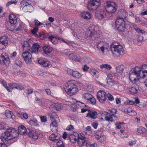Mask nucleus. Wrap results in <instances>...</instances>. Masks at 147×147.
<instances>
[{"mask_svg":"<svg viewBox=\"0 0 147 147\" xmlns=\"http://www.w3.org/2000/svg\"><path fill=\"white\" fill-rule=\"evenodd\" d=\"M18 136V132L15 129L13 128L7 129L0 137V147H6L7 145L5 144L6 141L10 140L11 138V137L15 138Z\"/></svg>","mask_w":147,"mask_h":147,"instance_id":"f257e3e1","label":"nucleus"},{"mask_svg":"<svg viewBox=\"0 0 147 147\" xmlns=\"http://www.w3.org/2000/svg\"><path fill=\"white\" fill-rule=\"evenodd\" d=\"M117 111L115 109H113L110 111V112L112 113L113 114H111L110 115V114H109L107 112H105L102 114V116H103L104 115L106 116L105 117V120L106 121H113V120H116L117 117L114 115L116 114Z\"/></svg>","mask_w":147,"mask_h":147,"instance_id":"f03ea898","label":"nucleus"},{"mask_svg":"<svg viewBox=\"0 0 147 147\" xmlns=\"http://www.w3.org/2000/svg\"><path fill=\"white\" fill-rule=\"evenodd\" d=\"M100 0H90L88 8L90 10H96L100 6Z\"/></svg>","mask_w":147,"mask_h":147,"instance_id":"7ed1b4c3","label":"nucleus"},{"mask_svg":"<svg viewBox=\"0 0 147 147\" xmlns=\"http://www.w3.org/2000/svg\"><path fill=\"white\" fill-rule=\"evenodd\" d=\"M105 8L107 12L111 13L115 12L117 9L115 3L110 1L106 3Z\"/></svg>","mask_w":147,"mask_h":147,"instance_id":"20e7f679","label":"nucleus"},{"mask_svg":"<svg viewBox=\"0 0 147 147\" xmlns=\"http://www.w3.org/2000/svg\"><path fill=\"white\" fill-rule=\"evenodd\" d=\"M88 140L87 138L81 135L78 136V143L81 147H88L89 145Z\"/></svg>","mask_w":147,"mask_h":147,"instance_id":"39448f33","label":"nucleus"},{"mask_svg":"<svg viewBox=\"0 0 147 147\" xmlns=\"http://www.w3.org/2000/svg\"><path fill=\"white\" fill-rule=\"evenodd\" d=\"M115 26L118 30L123 31L125 28L124 20L117 18L115 21Z\"/></svg>","mask_w":147,"mask_h":147,"instance_id":"423d86ee","label":"nucleus"},{"mask_svg":"<svg viewBox=\"0 0 147 147\" xmlns=\"http://www.w3.org/2000/svg\"><path fill=\"white\" fill-rule=\"evenodd\" d=\"M111 50L114 55H115L114 57L118 56L120 54L121 55V53H123V47L121 45L112 48Z\"/></svg>","mask_w":147,"mask_h":147,"instance_id":"0eeeda50","label":"nucleus"},{"mask_svg":"<svg viewBox=\"0 0 147 147\" xmlns=\"http://www.w3.org/2000/svg\"><path fill=\"white\" fill-rule=\"evenodd\" d=\"M96 46L98 50L101 51L102 53H104V50L107 49L108 47L107 43L103 41L98 42Z\"/></svg>","mask_w":147,"mask_h":147,"instance_id":"6e6552de","label":"nucleus"},{"mask_svg":"<svg viewBox=\"0 0 147 147\" xmlns=\"http://www.w3.org/2000/svg\"><path fill=\"white\" fill-rule=\"evenodd\" d=\"M106 92L102 91H99L97 94L98 99L102 103L106 101Z\"/></svg>","mask_w":147,"mask_h":147,"instance_id":"1a4fd4ad","label":"nucleus"},{"mask_svg":"<svg viewBox=\"0 0 147 147\" xmlns=\"http://www.w3.org/2000/svg\"><path fill=\"white\" fill-rule=\"evenodd\" d=\"M96 32L94 30L89 29L86 32L85 37L88 39L92 38L93 37L94 38L97 36Z\"/></svg>","mask_w":147,"mask_h":147,"instance_id":"9d476101","label":"nucleus"},{"mask_svg":"<svg viewBox=\"0 0 147 147\" xmlns=\"http://www.w3.org/2000/svg\"><path fill=\"white\" fill-rule=\"evenodd\" d=\"M22 57L26 63H29L32 62V56L30 52H23Z\"/></svg>","mask_w":147,"mask_h":147,"instance_id":"9b49d317","label":"nucleus"},{"mask_svg":"<svg viewBox=\"0 0 147 147\" xmlns=\"http://www.w3.org/2000/svg\"><path fill=\"white\" fill-rule=\"evenodd\" d=\"M95 136L96 139L99 140L100 142H103L105 140V136L103 135L102 131L100 130L96 132Z\"/></svg>","mask_w":147,"mask_h":147,"instance_id":"f8f14e48","label":"nucleus"},{"mask_svg":"<svg viewBox=\"0 0 147 147\" xmlns=\"http://www.w3.org/2000/svg\"><path fill=\"white\" fill-rule=\"evenodd\" d=\"M134 73L136 75V77H139V78H144L147 74V70L142 71L140 70L138 71H135Z\"/></svg>","mask_w":147,"mask_h":147,"instance_id":"ddd939ff","label":"nucleus"},{"mask_svg":"<svg viewBox=\"0 0 147 147\" xmlns=\"http://www.w3.org/2000/svg\"><path fill=\"white\" fill-rule=\"evenodd\" d=\"M62 105L59 103H56L51 106L50 109L53 112H55L56 111H59L62 108Z\"/></svg>","mask_w":147,"mask_h":147,"instance_id":"4468645a","label":"nucleus"},{"mask_svg":"<svg viewBox=\"0 0 147 147\" xmlns=\"http://www.w3.org/2000/svg\"><path fill=\"white\" fill-rule=\"evenodd\" d=\"M0 63L3 64L7 65L10 63L9 59L7 56H4L1 55L0 56Z\"/></svg>","mask_w":147,"mask_h":147,"instance_id":"2eb2a0df","label":"nucleus"},{"mask_svg":"<svg viewBox=\"0 0 147 147\" xmlns=\"http://www.w3.org/2000/svg\"><path fill=\"white\" fill-rule=\"evenodd\" d=\"M69 57L70 59L76 61H80L81 58L78 55H77L74 52H73L69 55Z\"/></svg>","mask_w":147,"mask_h":147,"instance_id":"dca6fc26","label":"nucleus"},{"mask_svg":"<svg viewBox=\"0 0 147 147\" xmlns=\"http://www.w3.org/2000/svg\"><path fill=\"white\" fill-rule=\"evenodd\" d=\"M97 113L93 110H88V113L86 116V117H90L93 119H95L97 117Z\"/></svg>","mask_w":147,"mask_h":147,"instance_id":"f3484780","label":"nucleus"},{"mask_svg":"<svg viewBox=\"0 0 147 147\" xmlns=\"http://www.w3.org/2000/svg\"><path fill=\"white\" fill-rule=\"evenodd\" d=\"M60 137V134L57 133L52 134L49 137V139L52 141L55 142L59 140Z\"/></svg>","mask_w":147,"mask_h":147,"instance_id":"a211bd4d","label":"nucleus"},{"mask_svg":"<svg viewBox=\"0 0 147 147\" xmlns=\"http://www.w3.org/2000/svg\"><path fill=\"white\" fill-rule=\"evenodd\" d=\"M38 63L44 67H48L50 65L49 61L45 59H41L38 60Z\"/></svg>","mask_w":147,"mask_h":147,"instance_id":"6ab92c4d","label":"nucleus"},{"mask_svg":"<svg viewBox=\"0 0 147 147\" xmlns=\"http://www.w3.org/2000/svg\"><path fill=\"white\" fill-rule=\"evenodd\" d=\"M28 131H27L26 128L24 126L21 125L18 127V135L20 134L23 135L26 133L28 134Z\"/></svg>","mask_w":147,"mask_h":147,"instance_id":"aec40b11","label":"nucleus"},{"mask_svg":"<svg viewBox=\"0 0 147 147\" xmlns=\"http://www.w3.org/2000/svg\"><path fill=\"white\" fill-rule=\"evenodd\" d=\"M49 39L53 44L55 45L58 42L57 40H59L61 38L57 35H53L49 36Z\"/></svg>","mask_w":147,"mask_h":147,"instance_id":"412c9836","label":"nucleus"},{"mask_svg":"<svg viewBox=\"0 0 147 147\" xmlns=\"http://www.w3.org/2000/svg\"><path fill=\"white\" fill-rule=\"evenodd\" d=\"M135 70L133 69V71L130 72L129 74V77L130 80L133 83H135L136 82V79L135 76L136 77V75L134 73Z\"/></svg>","mask_w":147,"mask_h":147,"instance_id":"4be33fe9","label":"nucleus"},{"mask_svg":"<svg viewBox=\"0 0 147 147\" xmlns=\"http://www.w3.org/2000/svg\"><path fill=\"white\" fill-rule=\"evenodd\" d=\"M28 134L30 137L34 140H36L38 138L37 134L33 130H30Z\"/></svg>","mask_w":147,"mask_h":147,"instance_id":"5701e85b","label":"nucleus"},{"mask_svg":"<svg viewBox=\"0 0 147 147\" xmlns=\"http://www.w3.org/2000/svg\"><path fill=\"white\" fill-rule=\"evenodd\" d=\"M80 16L81 18L84 19L88 20L91 18V15L88 12L86 11H83L80 14Z\"/></svg>","mask_w":147,"mask_h":147,"instance_id":"b1692460","label":"nucleus"},{"mask_svg":"<svg viewBox=\"0 0 147 147\" xmlns=\"http://www.w3.org/2000/svg\"><path fill=\"white\" fill-rule=\"evenodd\" d=\"M106 15V13L104 10H101L99 12H97L95 13L96 16L99 20L103 19Z\"/></svg>","mask_w":147,"mask_h":147,"instance_id":"393cba45","label":"nucleus"},{"mask_svg":"<svg viewBox=\"0 0 147 147\" xmlns=\"http://www.w3.org/2000/svg\"><path fill=\"white\" fill-rule=\"evenodd\" d=\"M40 46L37 44L35 43L33 45L31 48V50L30 52L32 54L35 53H37Z\"/></svg>","mask_w":147,"mask_h":147,"instance_id":"a878e982","label":"nucleus"},{"mask_svg":"<svg viewBox=\"0 0 147 147\" xmlns=\"http://www.w3.org/2000/svg\"><path fill=\"white\" fill-rule=\"evenodd\" d=\"M118 15H119V16H118V18H120V19H124V18H125L126 17L128 14L126 11L123 10H121L119 12Z\"/></svg>","mask_w":147,"mask_h":147,"instance_id":"bb28decb","label":"nucleus"},{"mask_svg":"<svg viewBox=\"0 0 147 147\" xmlns=\"http://www.w3.org/2000/svg\"><path fill=\"white\" fill-rule=\"evenodd\" d=\"M22 9L24 12H29L30 13L33 10L34 8L32 5L29 4L26 7L22 8Z\"/></svg>","mask_w":147,"mask_h":147,"instance_id":"cd10ccee","label":"nucleus"},{"mask_svg":"<svg viewBox=\"0 0 147 147\" xmlns=\"http://www.w3.org/2000/svg\"><path fill=\"white\" fill-rule=\"evenodd\" d=\"M9 22L11 24H14L16 23L17 18L16 16L13 14L9 16Z\"/></svg>","mask_w":147,"mask_h":147,"instance_id":"c85d7f7f","label":"nucleus"},{"mask_svg":"<svg viewBox=\"0 0 147 147\" xmlns=\"http://www.w3.org/2000/svg\"><path fill=\"white\" fill-rule=\"evenodd\" d=\"M71 71L70 74L74 77L79 78L81 76V75L80 73L78 71H75L70 70Z\"/></svg>","mask_w":147,"mask_h":147,"instance_id":"c756f323","label":"nucleus"},{"mask_svg":"<svg viewBox=\"0 0 147 147\" xmlns=\"http://www.w3.org/2000/svg\"><path fill=\"white\" fill-rule=\"evenodd\" d=\"M53 50V48L49 46H45L43 49V51L44 53L46 54H49Z\"/></svg>","mask_w":147,"mask_h":147,"instance_id":"7c9ffc66","label":"nucleus"},{"mask_svg":"<svg viewBox=\"0 0 147 147\" xmlns=\"http://www.w3.org/2000/svg\"><path fill=\"white\" fill-rule=\"evenodd\" d=\"M78 89L76 87L72 88V89L69 91H67V93L70 96H72L75 94L78 91Z\"/></svg>","mask_w":147,"mask_h":147,"instance_id":"2f4dec72","label":"nucleus"},{"mask_svg":"<svg viewBox=\"0 0 147 147\" xmlns=\"http://www.w3.org/2000/svg\"><path fill=\"white\" fill-rule=\"evenodd\" d=\"M5 115L6 117L9 118L14 119L15 116L13 115V113L10 111L7 110L5 111Z\"/></svg>","mask_w":147,"mask_h":147,"instance_id":"473e14b6","label":"nucleus"},{"mask_svg":"<svg viewBox=\"0 0 147 147\" xmlns=\"http://www.w3.org/2000/svg\"><path fill=\"white\" fill-rule=\"evenodd\" d=\"M69 140L71 143H75L78 139V136H76L74 135L71 134L69 137Z\"/></svg>","mask_w":147,"mask_h":147,"instance_id":"72a5a7b5","label":"nucleus"},{"mask_svg":"<svg viewBox=\"0 0 147 147\" xmlns=\"http://www.w3.org/2000/svg\"><path fill=\"white\" fill-rule=\"evenodd\" d=\"M67 91L70 90L72 89V88H74V87H76L77 86L76 85L74 84L73 82L71 81H68L67 83Z\"/></svg>","mask_w":147,"mask_h":147,"instance_id":"f704fd0d","label":"nucleus"},{"mask_svg":"<svg viewBox=\"0 0 147 147\" xmlns=\"http://www.w3.org/2000/svg\"><path fill=\"white\" fill-rule=\"evenodd\" d=\"M8 42V38L5 36H3L0 38V42L5 45H7Z\"/></svg>","mask_w":147,"mask_h":147,"instance_id":"c9c22d12","label":"nucleus"},{"mask_svg":"<svg viewBox=\"0 0 147 147\" xmlns=\"http://www.w3.org/2000/svg\"><path fill=\"white\" fill-rule=\"evenodd\" d=\"M124 69V66L123 65H121L118 66L116 68V70L117 73H121L123 72Z\"/></svg>","mask_w":147,"mask_h":147,"instance_id":"e433bc0d","label":"nucleus"},{"mask_svg":"<svg viewBox=\"0 0 147 147\" xmlns=\"http://www.w3.org/2000/svg\"><path fill=\"white\" fill-rule=\"evenodd\" d=\"M139 89V86H137L136 87H132L129 89V91L132 94H136L137 93Z\"/></svg>","mask_w":147,"mask_h":147,"instance_id":"4c0bfd02","label":"nucleus"},{"mask_svg":"<svg viewBox=\"0 0 147 147\" xmlns=\"http://www.w3.org/2000/svg\"><path fill=\"white\" fill-rule=\"evenodd\" d=\"M91 73L93 76L95 78H97L99 76L98 71L94 69H92L91 70Z\"/></svg>","mask_w":147,"mask_h":147,"instance_id":"58836bf2","label":"nucleus"},{"mask_svg":"<svg viewBox=\"0 0 147 147\" xmlns=\"http://www.w3.org/2000/svg\"><path fill=\"white\" fill-rule=\"evenodd\" d=\"M100 67L101 69L105 68L108 70H110L112 68V67L110 65L107 64L101 65H100Z\"/></svg>","mask_w":147,"mask_h":147,"instance_id":"ea45409f","label":"nucleus"},{"mask_svg":"<svg viewBox=\"0 0 147 147\" xmlns=\"http://www.w3.org/2000/svg\"><path fill=\"white\" fill-rule=\"evenodd\" d=\"M138 132L140 134H144L146 131V129L142 127H140L137 129Z\"/></svg>","mask_w":147,"mask_h":147,"instance_id":"a19ab883","label":"nucleus"},{"mask_svg":"<svg viewBox=\"0 0 147 147\" xmlns=\"http://www.w3.org/2000/svg\"><path fill=\"white\" fill-rule=\"evenodd\" d=\"M92 96L91 94L89 93H85L82 95L83 97L87 100H89Z\"/></svg>","mask_w":147,"mask_h":147,"instance_id":"79ce46f5","label":"nucleus"},{"mask_svg":"<svg viewBox=\"0 0 147 147\" xmlns=\"http://www.w3.org/2000/svg\"><path fill=\"white\" fill-rule=\"evenodd\" d=\"M118 46H121L120 45V43L117 41H115L113 42L112 44L111 45L110 48L111 49L112 48H114L117 47H118Z\"/></svg>","mask_w":147,"mask_h":147,"instance_id":"37998d69","label":"nucleus"},{"mask_svg":"<svg viewBox=\"0 0 147 147\" xmlns=\"http://www.w3.org/2000/svg\"><path fill=\"white\" fill-rule=\"evenodd\" d=\"M29 123L32 126H38L37 121L36 120H30L29 121Z\"/></svg>","mask_w":147,"mask_h":147,"instance_id":"c03bdc74","label":"nucleus"},{"mask_svg":"<svg viewBox=\"0 0 147 147\" xmlns=\"http://www.w3.org/2000/svg\"><path fill=\"white\" fill-rule=\"evenodd\" d=\"M107 83L109 85L113 86V85L115 83V81L112 79L111 78L107 79Z\"/></svg>","mask_w":147,"mask_h":147,"instance_id":"a18cd8bd","label":"nucleus"},{"mask_svg":"<svg viewBox=\"0 0 147 147\" xmlns=\"http://www.w3.org/2000/svg\"><path fill=\"white\" fill-rule=\"evenodd\" d=\"M41 39H43L45 38L46 37H47L43 33H38L37 36H36Z\"/></svg>","mask_w":147,"mask_h":147,"instance_id":"49530a36","label":"nucleus"},{"mask_svg":"<svg viewBox=\"0 0 147 147\" xmlns=\"http://www.w3.org/2000/svg\"><path fill=\"white\" fill-rule=\"evenodd\" d=\"M29 4L28 2L24 0L22 1L20 3L21 6L22 8L26 7Z\"/></svg>","mask_w":147,"mask_h":147,"instance_id":"de8ad7c7","label":"nucleus"},{"mask_svg":"<svg viewBox=\"0 0 147 147\" xmlns=\"http://www.w3.org/2000/svg\"><path fill=\"white\" fill-rule=\"evenodd\" d=\"M57 147H65L63 142L61 140L59 141L57 143Z\"/></svg>","mask_w":147,"mask_h":147,"instance_id":"09e8293b","label":"nucleus"},{"mask_svg":"<svg viewBox=\"0 0 147 147\" xmlns=\"http://www.w3.org/2000/svg\"><path fill=\"white\" fill-rule=\"evenodd\" d=\"M34 24L35 26L38 27L41 25H43L42 23H41L37 20H34Z\"/></svg>","mask_w":147,"mask_h":147,"instance_id":"8fccbe9b","label":"nucleus"},{"mask_svg":"<svg viewBox=\"0 0 147 147\" xmlns=\"http://www.w3.org/2000/svg\"><path fill=\"white\" fill-rule=\"evenodd\" d=\"M38 30V28H37L35 27L32 30H31L32 33L34 35L36 36H37L38 35V34H37L36 32Z\"/></svg>","mask_w":147,"mask_h":147,"instance_id":"3c124183","label":"nucleus"},{"mask_svg":"<svg viewBox=\"0 0 147 147\" xmlns=\"http://www.w3.org/2000/svg\"><path fill=\"white\" fill-rule=\"evenodd\" d=\"M16 85V83H10L9 84V86L10 88V89L11 90V91L12 90V89L15 88Z\"/></svg>","mask_w":147,"mask_h":147,"instance_id":"603ef678","label":"nucleus"},{"mask_svg":"<svg viewBox=\"0 0 147 147\" xmlns=\"http://www.w3.org/2000/svg\"><path fill=\"white\" fill-rule=\"evenodd\" d=\"M23 49L24 50L23 52H29L30 51V46L23 47Z\"/></svg>","mask_w":147,"mask_h":147,"instance_id":"864d4df0","label":"nucleus"},{"mask_svg":"<svg viewBox=\"0 0 147 147\" xmlns=\"http://www.w3.org/2000/svg\"><path fill=\"white\" fill-rule=\"evenodd\" d=\"M91 102L92 104L94 105L96 102V100L93 96L89 100Z\"/></svg>","mask_w":147,"mask_h":147,"instance_id":"5fc2aeb1","label":"nucleus"},{"mask_svg":"<svg viewBox=\"0 0 147 147\" xmlns=\"http://www.w3.org/2000/svg\"><path fill=\"white\" fill-rule=\"evenodd\" d=\"M71 109L73 111H75L76 110V105L75 104H72L71 105Z\"/></svg>","mask_w":147,"mask_h":147,"instance_id":"6e6d98bb","label":"nucleus"},{"mask_svg":"<svg viewBox=\"0 0 147 147\" xmlns=\"http://www.w3.org/2000/svg\"><path fill=\"white\" fill-rule=\"evenodd\" d=\"M15 64L19 66L20 67L22 65V63L20 60H16L15 61Z\"/></svg>","mask_w":147,"mask_h":147,"instance_id":"4d7b16f0","label":"nucleus"},{"mask_svg":"<svg viewBox=\"0 0 147 147\" xmlns=\"http://www.w3.org/2000/svg\"><path fill=\"white\" fill-rule=\"evenodd\" d=\"M107 97L108 98L109 100L110 101H112L114 100V98L112 95L110 94L107 95Z\"/></svg>","mask_w":147,"mask_h":147,"instance_id":"13d9d810","label":"nucleus"},{"mask_svg":"<svg viewBox=\"0 0 147 147\" xmlns=\"http://www.w3.org/2000/svg\"><path fill=\"white\" fill-rule=\"evenodd\" d=\"M135 102L132 100H127L125 102V104L126 105H132Z\"/></svg>","mask_w":147,"mask_h":147,"instance_id":"bf43d9fd","label":"nucleus"},{"mask_svg":"<svg viewBox=\"0 0 147 147\" xmlns=\"http://www.w3.org/2000/svg\"><path fill=\"white\" fill-rule=\"evenodd\" d=\"M136 140H131L129 142L128 144L130 146H132L135 145L136 143Z\"/></svg>","mask_w":147,"mask_h":147,"instance_id":"052dcab7","label":"nucleus"},{"mask_svg":"<svg viewBox=\"0 0 147 147\" xmlns=\"http://www.w3.org/2000/svg\"><path fill=\"white\" fill-rule=\"evenodd\" d=\"M41 121L42 122H45L47 121V118L46 116H41L40 117Z\"/></svg>","mask_w":147,"mask_h":147,"instance_id":"680f3d73","label":"nucleus"},{"mask_svg":"<svg viewBox=\"0 0 147 147\" xmlns=\"http://www.w3.org/2000/svg\"><path fill=\"white\" fill-rule=\"evenodd\" d=\"M137 114V113L134 111L131 110V111L130 113H129V115L130 116H134Z\"/></svg>","mask_w":147,"mask_h":147,"instance_id":"e2e57ef3","label":"nucleus"},{"mask_svg":"<svg viewBox=\"0 0 147 147\" xmlns=\"http://www.w3.org/2000/svg\"><path fill=\"white\" fill-rule=\"evenodd\" d=\"M7 45H5L0 42V49H5Z\"/></svg>","mask_w":147,"mask_h":147,"instance_id":"0e129e2a","label":"nucleus"},{"mask_svg":"<svg viewBox=\"0 0 147 147\" xmlns=\"http://www.w3.org/2000/svg\"><path fill=\"white\" fill-rule=\"evenodd\" d=\"M25 46L26 47L30 46L28 42L27 41H24L23 42L22 45V47H24Z\"/></svg>","mask_w":147,"mask_h":147,"instance_id":"69168bd1","label":"nucleus"},{"mask_svg":"<svg viewBox=\"0 0 147 147\" xmlns=\"http://www.w3.org/2000/svg\"><path fill=\"white\" fill-rule=\"evenodd\" d=\"M15 88L19 90H22L24 89L23 86L21 85H18L17 84Z\"/></svg>","mask_w":147,"mask_h":147,"instance_id":"338daca9","label":"nucleus"},{"mask_svg":"<svg viewBox=\"0 0 147 147\" xmlns=\"http://www.w3.org/2000/svg\"><path fill=\"white\" fill-rule=\"evenodd\" d=\"M57 127V124L56 122L55 121H53L51 124L50 127L51 128H52L54 127Z\"/></svg>","mask_w":147,"mask_h":147,"instance_id":"774afa93","label":"nucleus"}]
</instances>
